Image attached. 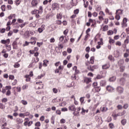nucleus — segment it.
Instances as JSON below:
<instances>
[{"label":"nucleus","instance_id":"1","mask_svg":"<svg viewBox=\"0 0 129 129\" xmlns=\"http://www.w3.org/2000/svg\"><path fill=\"white\" fill-rule=\"evenodd\" d=\"M127 19L126 18H124L122 20V23L121 24L122 25V28H124L125 27H127Z\"/></svg>","mask_w":129,"mask_h":129},{"label":"nucleus","instance_id":"2","mask_svg":"<svg viewBox=\"0 0 129 129\" xmlns=\"http://www.w3.org/2000/svg\"><path fill=\"white\" fill-rule=\"evenodd\" d=\"M98 68V67L97 66H89L88 67V70L90 71H94V69H97Z\"/></svg>","mask_w":129,"mask_h":129},{"label":"nucleus","instance_id":"3","mask_svg":"<svg viewBox=\"0 0 129 129\" xmlns=\"http://www.w3.org/2000/svg\"><path fill=\"white\" fill-rule=\"evenodd\" d=\"M69 110H70L71 111H76V107H75V105L74 104L71 105L69 106Z\"/></svg>","mask_w":129,"mask_h":129},{"label":"nucleus","instance_id":"4","mask_svg":"<svg viewBox=\"0 0 129 129\" xmlns=\"http://www.w3.org/2000/svg\"><path fill=\"white\" fill-rule=\"evenodd\" d=\"M76 109H77V111H76L77 113H75V111L73 113V114H74L75 116H78V115H79V111L81 110V108H80V107H77Z\"/></svg>","mask_w":129,"mask_h":129},{"label":"nucleus","instance_id":"5","mask_svg":"<svg viewBox=\"0 0 129 129\" xmlns=\"http://www.w3.org/2000/svg\"><path fill=\"white\" fill-rule=\"evenodd\" d=\"M116 90L118 93H123V90H124V89L122 87L118 86L117 87Z\"/></svg>","mask_w":129,"mask_h":129},{"label":"nucleus","instance_id":"6","mask_svg":"<svg viewBox=\"0 0 129 129\" xmlns=\"http://www.w3.org/2000/svg\"><path fill=\"white\" fill-rule=\"evenodd\" d=\"M106 89L109 92H113V90H114V88L111 86H107Z\"/></svg>","mask_w":129,"mask_h":129},{"label":"nucleus","instance_id":"7","mask_svg":"<svg viewBox=\"0 0 129 129\" xmlns=\"http://www.w3.org/2000/svg\"><path fill=\"white\" fill-rule=\"evenodd\" d=\"M32 15H37V14H42V11H40L38 10H34V11L31 12Z\"/></svg>","mask_w":129,"mask_h":129},{"label":"nucleus","instance_id":"8","mask_svg":"<svg viewBox=\"0 0 129 129\" xmlns=\"http://www.w3.org/2000/svg\"><path fill=\"white\" fill-rule=\"evenodd\" d=\"M11 42L10 39H7V40H1V43L2 44H10V42Z\"/></svg>","mask_w":129,"mask_h":129},{"label":"nucleus","instance_id":"9","mask_svg":"<svg viewBox=\"0 0 129 129\" xmlns=\"http://www.w3.org/2000/svg\"><path fill=\"white\" fill-rule=\"evenodd\" d=\"M36 84H38L39 86L38 87V89H43L44 85L42 84V82H38L36 83Z\"/></svg>","mask_w":129,"mask_h":129},{"label":"nucleus","instance_id":"10","mask_svg":"<svg viewBox=\"0 0 129 129\" xmlns=\"http://www.w3.org/2000/svg\"><path fill=\"white\" fill-rule=\"evenodd\" d=\"M71 5L72 6V7L77 6V0H72L71 2Z\"/></svg>","mask_w":129,"mask_h":129},{"label":"nucleus","instance_id":"11","mask_svg":"<svg viewBox=\"0 0 129 129\" xmlns=\"http://www.w3.org/2000/svg\"><path fill=\"white\" fill-rule=\"evenodd\" d=\"M110 67V64L107 63L102 66V69H108Z\"/></svg>","mask_w":129,"mask_h":129},{"label":"nucleus","instance_id":"12","mask_svg":"<svg viewBox=\"0 0 129 129\" xmlns=\"http://www.w3.org/2000/svg\"><path fill=\"white\" fill-rule=\"evenodd\" d=\"M123 12V10L121 9H118L116 11L115 14L117 15H119L120 16V15H122V13Z\"/></svg>","mask_w":129,"mask_h":129},{"label":"nucleus","instance_id":"13","mask_svg":"<svg viewBox=\"0 0 129 129\" xmlns=\"http://www.w3.org/2000/svg\"><path fill=\"white\" fill-rule=\"evenodd\" d=\"M12 46L13 47V49H18V43H17V41H15L13 42L12 44Z\"/></svg>","mask_w":129,"mask_h":129},{"label":"nucleus","instance_id":"14","mask_svg":"<svg viewBox=\"0 0 129 129\" xmlns=\"http://www.w3.org/2000/svg\"><path fill=\"white\" fill-rule=\"evenodd\" d=\"M44 30H45V26L42 25L40 28L38 29V32H39V33H42Z\"/></svg>","mask_w":129,"mask_h":129},{"label":"nucleus","instance_id":"15","mask_svg":"<svg viewBox=\"0 0 129 129\" xmlns=\"http://www.w3.org/2000/svg\"><path fill=\"white\" fill-rule=\"evenodd\" d=\"M84 81L85 83H86L87 84H88V83H89L90 82H91V79L86 78H85Z\"/></svg>","mask_w":129,"mask_h":129},{"label":"nucleus","instance_id":"16","mask_svg":"<svg viewBox=\"0 0 129 129\" xmlns=\"http://www.w3.org/2000/svg\"><path fill=\"white\" fill-rule=\"evenodd\" d=\"M31 5L33 7H36L38 5V1L33 0L31 3Z\"/></svg>","mask_w":129,"mask_h":129},{"label":"nucleus","instance_id":"17","mask_svg":"<svg viewBox=\"0 0 129 129\" xmlns=\"http://www.w3.org/2000/svg\"><path fill=\"white\" fill-rule=\"evenodd\" d=\"M73 70L74 71H75V74H76V75L78 74V73H79V71L77 70V66H74L73 68Z\"/></svg>","mask_w":129,"mask_h":129},{"label":"nucleus","instance_id":"18","mask_svg":"<svg viewBox=\"0 0 129 129\" xmlns=\"http://www.w3.org/2000/svg\"><path fill=\"white\" fill-rule=\"evenodd\" d=\"M48 63H49V60L47 59L44 60L43 63V66H44V67H47L48 66L47 64H48Z\"/></svg>","mask_w":129,"mask_h":129},{"label":"nucleus","instance_id":"19","mask_svg":"<svg viewBox=\"0 0 129 129\" xmlns=\"http://www.w3.org/2000/svg\"><path fill=\"white\" fill-rule=\"evenodd\" d=\"M123 63H124V60L123 59H120L118 62L119 66H123Z\"/></svg>","mask_w":129,"mask_h":129},{"label":"nucleus","instance_id":"20","mask_svg":"<svg viewBox=\"0 0 129 129\" xmlns=\"http://www.w3.org/2000/svg\"><path fill=\"white\" fill-rule=\"evenodd\" d=\"M100 84L101 86H105L106 85V81L105 80H102L100 82Z\"/></svg>","mask_w":129,"mask_h":129},{"label":"nucleus","instance_id":"21","mask_svg":"<svg viewBox=\"0 0 129 129\" xmlns=\"http://www.w3.org/2000/svg\"><path fill=\"white\" fill-rule=\"evenodd\" d=\"M114 56L116 58H118V57H119V51L118 50H116L114 52Z\"/></svg>","mask_w":129,"mask_h":129},{"label":"nucleus","instance_id":"22","mask_svg":"<svg viewBox=\"0 0 129 129\" xmlns=\"http://www.w3.org/2000/svg\"><path fill=\"white\" fill-rule=\"evenodd\" d=\"M105 12L106 14H108L109 16H111L112 15V13L110 12V11H109V9H108V8H106L105 9Z\"/></svg>","mask_w":129,"mask_h":129},{"label":"nucleus","instance_id":"23","mask_svg":"<svg viewBox=\"0 0 129 129\" xmlns=\"http://www.w3.org/2000/svg\"><path fill=\"white\" fill-rule=\"evenodd\" d=\"M125 110H123L122 112L120 113H118V114H116V116H122V115H124V114H125Z\"/></svg>","mask_w":129,"mask_h":129},{"label":"nucleus","instance_id":"24","mask_svg":"<svg viewBox=\"0 0 129 129\" xmlns=\"http://www.w3.org/2000/svg\"><path fill=\"white\" fill-rule=\"evenodd\" d=\"M16 121L17 122V123H18L19 124H20V123H23V119H21L20 118H18L16 119Z\"/></svg>","mask_w":129,"mask_h":129},{"label":"nucleus","instance_id":"25","mask_svg":"<svg viewBox=\"0 0 129 129\" xmlns=\"http://www.w3.org/2000/svg\"><path fill=\"white\" fill-rule=\"evenodd\" d=\"M56 19H57V20H61L62 19V14H61V13L57 14Z\"/></svg>","mask_w":129,"mask_h":129},{"label":"nucleus","instance_id":"26","mask_svg":"<svg viewBox=\"0 0 129 129\" xmlns=\"http://www.w3.org/2000/svg\"><path fill=\"white\" fill-rule=\"evenodd\" d=\"M91 64H94V56H91L90 59Z\"/></svg>","mask_w":129,"mask_h":129},{"label":"nucleus","instance_id":"27","mask_svg":"<svg viewBox=\"0 0 129 129\" xmlns=\"http://www.w3.org/2000/svg\"><path fill=\"white\" fill-rule=\"evenodd\" d=\"M125 82V80H124V79L121 78V79H120V84H121V85H123Z\"/></svg>","mask_w":129,"mask_h":129},{"label":"nucleus","instance_id":"28","mask_svg":"<svg viewBox=\"0 0 129 129\" xmlns=\"http://www.w3.org/2000/svg\"><path fill=\"white\" fill-rule=\"evenodd\" d=\"M121 123L122 124V125H125V124H126V119H123L121 120Z\"/></svg>","mask_w":129,"mask_h":129},{"label":"nucleus","instance_id":"29","mask_svg":"<svg viewBox=\"0 0 129 129\" xmlns=\"http://www.w3.org/2000/svg\"><path fill=\"white\" fill-rule=\"evenodd\" d=\"M25 78H26V81H27V82L30 81V80H31V78L30 77V76L29 75H26L25 76Z\"/></svg>","mask_w":129,"mask_h":129},{"label":"nucleus","instance_id":"30","mask_svg":"<svg viewBox=\"0 0 129 129\" xmlns=\"http://www.w3.org/2000/svg\"><path fill=\"white\" fill-rule=\"evenodd\" d=\"M115 79H116V78H115V77H112L110 78L109 81L110 82H114V81H115Z\"/></svg>","mask_w":129,"mask_h":129},{"label":"nucleus","instance_id":"31","mask_svg":"<svg viewBox=\"0 0 129 129\" xmlns=\"http://www.w3.org/2000/svg\"><path fill=\"white\" fill-rule=\"evenodd\" d=\"M108 59L109 60H110V61H111L112 62H114V58L111 55H109Z\"/></svg>","mask_w":129,"mask_h":129},{"label":"nucleus","instance_id":"32","mask_svg":"<svg viewBox=\"0 0 129 129\" xmlns=\"http://www.w3.org/2000/svg\"><path fill=\"white\" fill-rule=\"evenodd\" d=\"M124 69H125V67H124V66H120V71L121 72H123V71H124Z\"/></svg>","mask_w":129,"mask_h":129},{"label":"nucleus","instance_id":"33","mask_svg":"<svg viewBox=\"0 0 129 129\" xmlns=\"http://www.w3.org/2000/svg\"><path fill=\"white\" fill-rule=\"evenodd\" d=\"M115 18L116 19V20H117V21H119V20H120V16L118 14H116Z\"/></svg>","mask_w":129,"mask_h":129},{"label":"nucleus","instance_id":"34","mask_svg":"<svg viewBox=\"0 0 129 129\" xmlns=\"http://www.w3.org/2000/svg\"><path fill=\"white\" fill-rule=\"evenodd\" d=\"M21 103L23 104V105H27L28 104V102L27 101H25L24 100H21Z\"/></svg>","mask_w":129,"mask_h":129},{"label":"nucleus","instance_id":"35","mask_svg":"<svg viewBox=\"0 0 129 129\" xmlns=\"http://www.w3.org/2000/svg\"><path fill=\"white\" fill-rule=\"evenodd\" d=\"M106 4L107 5H112V0H107L106 1Z\"/></svg>","mask_w":129,"mask_h":129},{"label":"nucleus","instance_id":"36","mask_svg":"<svg viewBox=\"0 0 129 129\" xmlns=\"http://www.w3.org/2000/svg\"><path fill=\"white\" fill-rule=\"evenodd\" d=\"M84 98H85V97H82L80 98V101L81 104H82V103H83L84 102Z\"/></svg>","mask_w":129,"mask_h":129},{"label":"nucleus","instance_id":"37","mask_svg":"<svg viewBox=\"0 0 129 129\" xmlns=\"http://www.w3.org/2000/svg\"><path fill=\"white\" fill-rule=\"evenodd\" d=\"M107 35H108V36H110L111 35H113V31H112V30H109L107 32Z\"/></svg>","mask_w":129,"mask_h":129},{"label":"nucleus","instance_id":"38","mask_svg":"<svg viewBox=\"0 0 129 129\" xmlns=\"http://www.w3.org/2000/svg\"><path fill=\"white\" fill-rule=\"evenodd\" d=\"M15 3L16 6H19V5H20V4H21V0H16L15 1Z\"/></svg>","mask_w":129,"mask_h":129},{"label":"nucleus","instance_id":"39","mask_svg":"<svg viewBox=\"0 0 129 129\" xmlns=\"http://www.w3.org/2000/svg\"><path fill=\"white\" fill-rule=\"evenodd\" d=\"M1 10L3 11V12H6V5L2 6Z\"/></svg>","mask_w":129,"mask_h":129},{"label":"nucleus","instance_id":"40","mask_svg":"<svg viewBox=\"0 0 129 129\" xmlns=\"http://www.w3.org/2000/svg\"><path fill=\"white\" fill-rule=\"evenodd\" d=\"M84 7L87 8V7H88V4H89V3L88 2V1H87L85 3V1H84Z\"/></svg>","mask_w":129,"mask_h":129},{"label":"nucleus","instance_id":"41","mask_svg":"<svg viewBox=\"0 0 129 129\" xmlns=\"http://www.w3.org/2000/svg\"><path fill=\"white\" fill-rule=\"evenodd\" d=\"M52 91L53 93H55V94L58 93V90L56 88H53L52 89Z\"/></svg>","mask_w":129,"mask_h":129},{"label":"nucleus","instance_id":"42","mask_svg":"<svg viewBox=\"0 0 129 129\" xmlns=\"http://www.w3.org/2000/svg\"><path fill=\"white\" fill-rule=\"evenodd\" d=\"M100 87H97L96 88H95V90L96 91V92H99L100 91Z\"/></svg>","mask_w":129,"mask_h":129},{"label":"nucleus","instance_id":"43","mask_svg":"<svg viewBox=\"0 0 129 129\" xmlns=\"http://www.w3.org/2000/svg\"><path fill=\"white\" fill-rule=\"evenodd\" d=\"M5 105H4V104L0 103V108L1 109H5Z\"/></svg>","mask_w":129,"mask_h":129},{"label":"nucleus","instance_id":"44","mask_svg":"<svg viewBox=\"0 0 129 129\" xmlns=\"http://www.w3.org/2000/svg\"><path fill=\"white\" fill-rule=\"evenodd\" d=\"M85 51L87 52V53H89L90 51V47L88 46L85 49Z\"/></svg>","mask_w":129,"mask_h":129},{"label":"nucleus","instance_id":"45","mask_svg":"<svg viewBox=\"0 0 129 129\" xmlns=\"http://www.w3.org/2000/svg\"><path fill=\"white\" fill-rule=\"evenodd\" d=\"M74 13L75 15H78L79 14V9L74 10Z\"/></svg>","mask_w":129,"mask_h":129},{"label":"nucleus","instance_id":"46","mask_svg":"<svg viewBox=\"0 0 129 129\" xmlns=\"http://www.w3.org/2000/svg\"><path fill=\"white\" fill-rule=\"evenodd\" d=\"M60 122L61 123H65V122H66V119H65L64 118H62L60 119Z\"/></svg>","mask_w":129,"mask_h":129},{"label":"nucleus","instance_id":"47","mask_svg":"<svg viewBox=\"0 0 129 129\" xmlns=\"http://www.w3.org/2000/svg\"><path fill=\"white\" fill-rule=\"evenodd\" d=\"M129 38L128 37H127L126 39L124 40V42L125 44H128Z\"/></svg>","mask_w":129,"mask_h":129},{"label":"nucleus","instance_id":"48","mask_svg":"<svg viewBox=\"0 0 129 129\" xmlns=\"http://www.w3.org/2000/svg\"><path fill=\"white\" fill-rule=\"evenodd\" d=\"M28 24V22H25L24 23H23L20 25V27L21 28H24V26H26V25Z\"/></svg>","mask_w":129,"mask_h":129},{"label":"nucleus","instance_id":"49","mask_svg":"<svg viewBox=\"0 0 129 129\" xmlns=\"http://www.w3.org/2000/svg\"><path fill=\"white\" fill-rule=\"evenodd\" d=\"M109 126L110 128H113L114 127V125H113V124L112 123H110L109 124Z\"/></svg>","mask_w":129,"mask_h":129},{"label":"nucleus","instance_id":"50","mask_svg":"<svg viewBox=\"0 0 129 129\" xmlns=\"http://www.w3.org/2000/svg\"><path fill=\"white\" fill-rule=\"evenodd\" d=\"M30 44V42L28 41H25V43L23 44V47H26V46H28Z\"/></svg>","mask_w":129,"mask_h":129},{"label":"nucleus","instance_id":"51","mask_svg":"<svg viewBox=\"0 0 129 129\" xmlns=\"http://www.w3.org/2000/svg\"><path fill=\"white\" fill-rule=\"evenodd\" d=\"M14 67L15 68H19V67H20V64L19 63H15L14 65Z\"/></svg>","mask_w":129,"mask_h":129},{"label":"nucleus","instance_id":"52","mask_svg":"<svg viewBox=\"0 0 129 129\" xmlns=\"http://www.w3.org/2000/svg\"><path fill=\"white\" fill-rule=\"evenodd\" d=\"M97 85H98L97 82H94L93 83V87H94V88H96V87H97Z\"/></svg>","mask_w":129,"mask_h":129},{"label":"nucleus","instance_id":"53","mask_svg":"<svg viewBox=\"0 0 129 129\" xmlns=\"http://www.w3.org/2000/svg\"><path fill=\"white\" fill-rule=\"evenodd\" d=\"M82 112L81 113H85V112H88V110H85L84 108H82Z\"/></svg>","mask_w":129,"mask_h":129},{"label":"nucleus","instance_id":"54","mask_svg":"<svg viewBox=\"0 0 129 129\" xmlns=\"http://www.w3.org/2000/svg\"><path fill=\"white\" fill-rule=\"evenodd\" d=\"M52 7L53 10H55V8H57V4L56 3L53 4Z\"/></svg>","mask_w":129,"mask_h":129},{"label":"nucleus","instance_id":"55","mask_svg":"<svg viewBox=\"0 0 129 129\" xmlns=\"http://www.w3.org/2000/svg\"><path fill=\"white\" fill-rule=\"evenodd\" d=\"M58 100L57 99V98H55V99H53L52 100V103H56V102H58Z\"/></svg>","mask_w":129,"mask_h":129},{"label":"nucleus","instance_id":"56","mask_svg":"<svg viewBox=\"0 0 129 129\" xmlns=\"http://www.w3.org/2000/svg\"><path fill=\"white\" fill-rule=\"evenodd\" d=\"M72 79L73 80H76V75L75 74L72 76Z\"/></svg>","mask_w":129,"mask_h":129},{"label":"nucleus","instance_id":"57","mask_svg":"<svg viewBox=\"0 0 129 129\" xmlns=\"http://www.w3.org/2000/svg\"><path fill=\"white\" fill-rule=\"evenodd\" d=\"M2 102H8V98H4L2 100Z\"/></svg>","mask_w":129,"mask_h":129},{"label":"nucleus","instance_id":"58","mask_svg":"<svg viewBox=\"0 0 129 129\" xmlns=\"http://www.w3.org/2000/svg\"><path fill=\"white\" fill-rule=\"evenodd\" d=\"M7 117L8 118H10V119H11V120L14 119V117L11 115H8Z\"/></svg>","mask_w":129,"mask_h":129},{"label":"nucleus","instance_id":"59","mask_svg":"<svg viewBox=\"0 0 129 129\" xmlns=\"http://www.w3.org/2000/svg\"><path fill=\"white\" fill-rule=\"evenodd\" d=\"M61 111H68V109L66 107L62 108Z\"/></svg>","mask_w":129,"mask_h":129},{"label":"nucleus","instance_id":"60","mask_svg":"<svg viewBox=\"0 0 129 129\" xmlns=\"http://www.w3.org/2000/svg\"><path fill=\"white\" fill-rule=\"evenodd\" d=\"M43 45V42H37V45L38 47H41Z\"/></svg>","mask_w":129,"mask_h":129},{"label":"nucleus","instance_id":"61","mask_svg":"<svg viewBox=\"0 0 129 129\" xmlns=\"http://www.w3.org/2000/svg\"><path fill=\"white\" fill-rule=\"evenodd\" d=\"M35 126H41V123L40 122H37L35 123Z\"/></svg>","mask_w":129,"mask_h":129},{"label":"nucleus","instance_id":"62","mask_svg":"<svg viewBox=\"0 0 129 129\" xmlns=\"http://www.w3.org/2000/svg\"><path fill=\"white\" fill-rule=\"evenodd\" d=\"M128 107V104H125L123 105V108L126 109Z\"/></svg>","mask_w":129,"mask_h":129},{"label":"nucleus","instance_id":"63","mask_svg":"<svg viewBox=\"0 0 129 129\" xmlns=\"http://www.w3.org/2000/svg\"><path fill=\"white\" fill-rule=\"evenodd\" d=\"M68 32H69V30H68V29H66V30L63 31V34H64V35H67V34H68Z\"/></svg>","mask_w":129,"mask_h":129},{"label":"nucleus","instance_id":"64","mask_svg":"<svg viewBox=\"0 0 129 129\" xmlns=\"http://www.w3.org/2000/svg\"><path fill=\"white\" fill-rule=\"evenodd\" d=\"M12 35H13V31H10L8 33V36L9 37H11V36H12Z\"/></svg>","mask_w":129,"mask_h":129}]
</instances>
